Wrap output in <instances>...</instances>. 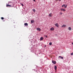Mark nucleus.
Returning a JSON list of instances; mask_svg holds the SVG:
<instances>
[{"label":"nucleus","instance_id":"obj_1","mask_svg":"<svg viewBox=\"0 0 73 73\" xmlns=\"http://www.w3.org/2000/svg\"><path fill=\"white\" fill-rule=\"evenodd\" d=\"M11 3H12L11 2H9L8 3V4L6 5L7 7H11V5H9V4H11Z\"/></svg>","mask_w":73,"mask_h":73},{"label":"nucleus","instance_id":"obj_2","mask_svg":"<svg viewBox=\"0 0 73 73\" xmlns=\"http://www.w3.org/2000/svg\"><path fill=\"white\" fill-rule=\"evenodd\" d=\"M54 25L56 27H57L58 28L59 27V25H58V23H56Z\"/></svg>","mask_w":73,"mask_h":73},{"label":"nucleus","instance_id":"obj_3","mask_svg":"<svg viewBox=\"0 0 73 73\" xmlns=\"http://www.w3.org/2000/svg\"><path fill=\"white\" fill-rule=\"evenodd\" d=\"M64 7V8H66L67 7V5H65L63 4L62 6V7Z\"/></svg>","mask_w":73,"mask_h":73},{"label":"nucleus","instance_id":"obj_4","mask_svg":"<svg viewBox=\"0 0 73 73\" xmlns=\"http://www.w3.org/2000/svg\"><path fill=\"white\" fill-rule=\"evenodd\" d=\"M60 11H63V12H65L66 11V10L64 9L61 8Z\"/></svg>","mask_w":73,"mask_h":73},{"label":"nucleus","instance_id":"obj_5","mask_svg":"<svg viewBox=\"0 0 73 73\" xmlns=\"http://www.w3.org/2000/svg\"><path fill=\"white\" fill-rule=\"evenodd\" d=\"M48 16L50 17H52V13H50L49 14Z\"/></svg>","mask_w":73,"mask_h":73},{"label":"nucleus","instance_id":"obj_6","mask_svg":"<svg viewBox=\"0 0 73 73\" xmlns=\"http://www.w3.org/2000/svg\"><path fill=\"white\" fill-rule=\"evenodd\" d=\"M50 31H53L54 30V29L53 27H52L50 29Z\"/></svg>","mask_w":73,"mask_h":73},{"label":"nucleus","instance_id":"obj_7","mask_svg":"<svg viewBox=\"0 0 73 73\" xmlns=\"http://www.w3.org/2000/svg\"><path fill=\"white\" fill-rule=\"evenodd\" d=\"M36 30L38 31H41V29H40V28H36Z\"/></svg>","mask_w":73,"mask_h":73},{"label":"nucleus","instance_id":"obj_8","mask_svg":"<svg viewBox=\"0 0 73 73\" xmlns=\"http://www.w3.org/2000/svg\"><path fill=\"white\" fill-rule=\"evenodd\" d=\"M52 62L54 64H56V61H55L52 60Z\"/></svg>","mask_w":73,"mask_h":73},{"label":"nucleus","instance_id":"obj_9","mask_svg":"<svg viewBox=\"0 0 73 73\" xmlns=\"http://www.w3.org/2000/svg\"><path fill=\"white\" fill-rule=\"evenodd\" d=\"M66 27V25H63L62 26V28H63V27Z\"/></svg>","mask_w":73,"mask_h":73},{"label":"nucleus","instance_id":"obj_10","mask_svg":"<svg viewBox=\"0 0 73 73\" xmlns=\"http://www.w3.org/2000/svg\"><path fill=\"white\" fill-rule=\"evenodd\" d=\"M68 29L69 31H71L72 30V28L70 27H69L68 28Z\"/></svg>","mask_w":73,"mask_h":73},{"label":"nucleus","instance_id":"obj_11","mask_svg":"<svg viewBox=\"0 0 73 73\" xmlns=\"http://www.w3.org/2000/svg\"><path fill=\"white\" fill-rule=\"evenodd\" d=\"M43 39H44V38L43 37H41L40 38V41L42 40H43Z\"/></svg>","mask_w":73,"mask_h":73},{"label":"nucleus","instance_id":"obj_12","mask_svg":"<svg viewBox=\"0 0 73 73\" xmlns=\"http://www.w3.org/2000/svg\"><path fill=\"white\" fill-rule=\"evenodd\" d=\"M54 68H55V70H57V66H54Z\"/></svg>","mask_w":73,"mask_h":73},{"label":"nucleus","instance_id":"obj_13","mask_svg":"<svg viewBox=\"0 0 73 73\" xmlns=\"http://www.w3.org/2000/svg\"><path fill=\"white\" fill-rule=\"evenodd\" d=\"M31 23L32 24H33V23H34V21L33 20L31 21Z\"/></svg>","mask_w":73,"mask_h":73},{"label":"nucleus","instance_id":"obj_14","mask_svg":"<svg viewBox=\"0 0 73 73\" xmlns=\"http://www.w3.org/2000/svg\"><path fill=\"white\" fill-rule=\"evenodd\" d=\"M59 58L60 57V58L61 59H63V57H62L61 56H59Z\"/></svg>","mask_w":73,"mask_h":73},{"label":"nucleus","instance_id":"obj_15","mask_svg":"<svg viewBox=\"0 0 73 73\" xmlns=\"http://www.w3.org/2000/svg\"><path fill=\"white\" fill-rule=\"evenodd\" d=\"M24 25L26 26H27L28 25V23H26L24 24Z\"/></svg>","mask_w":73,"mask_h":73},{"label":"nucleus","instance_id":"obj_16","mask_svg":"<svg viewBox=\"0 0 73 73\" xmlns=\"http://www.w3.org/2000/svg\"><path fill=\"white\" fill-rule=\"evenodd\" d=\"M59 14L60 15H62V13L60 12V13Z\"/></svg>","mask_w":73,"mask_h":73},{"label":"nucleus","instance_id":"obj_17","mask_svg":"<svg viewBox=\"0 0 73 73\" xmlns=\"http://www.w3.org/2000/svg\"><path fill=\"white\" fill-rule=\"evenodd\" d=\"M33 12H36V10H35V9H33Z\"/></svg>","mask_w":73,"mask_h":73},{"label":"nucleus","instance_id":"obj_18","mask_svg":"<svg viewBox=\"0 0 73 73\" xmlns=\"http://www.w3.org/2000/svg\"><path fill=\"white\" fill-rule=\"evenodd\" d=\"M1 20H4V17H1Z\"/></svg>","mask_w":73,"mask_h":73},{"label":"nucleus","instance_id":"obj_19","mask_svg":"<svg viewBox=\"0 0 73 73\" xmlns=\"http://www.w3.org/2000/svg\"><path fill=\"white\" fill-rule=\"evenodd\" d=\"M49 44L50 45H51L52 44V42H50L49 43Z\"/></svg>","mask_w":73,"mask_h":73},{"label":"nucleus","instance_id":"obj_20","mask_svg":"<svg viewBox=\"0 0 73 73\" xmlns=\"http://www.w3.org/2000/svg\"><path fill=\"white\" fill-rule=\"evenodd\" d=\"M71 56L73 55V53H71Z\"/></svg>","mask_w":73,"mask_h":73},{"label":"nucleus","instance_id":"obj_21","mask_svg":"<svg viewBox=\"0 0 73 73\" xmlns=\"http://www.w3.org/2000/svg\"><path fill=\"white\" fill-rule=\"evenodd\" d=\"M45 36L46 38H48V36L47 35Z\"/></svg>","mask_w":73,"mask_h":73},{"label":"nucleus","instance_id":"obj_22","mask_svg":"<svg viewBox=\"0 0 73 73\" xmlns=\"http://www.w3.org/2000/svg\"><path fill=\"white\" fill-rule=\"evenodd\" d=\"M22 7H23V6H24V5L23 4H22Z\"/></svg>","mask_w":73,"mask_h":73},{"label":"nucleus","instance_id":"obj_23","mask_svg":"<svg viewBox=\"0 0 73 73\" xmlns=\"http://www.w3.org/2000/svg\"><path fill=\"white\" fill-rule=\"evenodd\" d=\"M33 1H35V0H33Z\"/></svg>","mask_w":73,"mask_h":73},{"label":"nucleus","instance_id":"obj_24","mask_svg":"<svg viewBox=\"0 0 73 73\" xmlns=\"http://www.w3.org/2000/svg\"><path fill=\"white\" fill-rule=\"evenodd\" d=\"M56 1H58V0H56Z\"/></svg>","mask_w":73,"mask_h":73},{"label":"nucleus","instance_id":"obj_25","mask_svg":"<svg viewBox=\"0 0 73 73\" xmlns=\"http://www.w3.org/2000/svg\"><path fill=\"white\" fill-rule=\"evenodd\" d=\"M59 1H61V0H59Z\"/></svg>","mask_w":73,"mask_h":73}]
</instances>
